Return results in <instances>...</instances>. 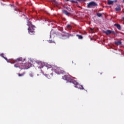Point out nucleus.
Segmentation results:
<instances>
[{"mask_svg":"<svg viewBox=\"0 0 124 124\" xmlns=\"http://www.w3.org/2000/svg\"><path fill=\"white\" fill-rule=\"evenodd\" d=\"M81 1H87V0H81Z\"/></svg>","mask_w":124,"mask_h":124,"instance_id":"obj_29","label":"nucleus"},{"mask_svg":"<svg viewBox=\"0 0 124 124\" xmlns=\"http://www.w3.org/2000/svg\"><path fill=\"white\" fill-rule=\"evenodd\" d=\"M24 61H25V59H23L22 57H19L16 59L15 62H24Z\"/></svg>","mask_w":124,"mask_h":124,"instance_id":"obj_7","label":"nucleus"},{"mask_svg":"<svg viewBox=\"0 0 124 124\" xmlns=\"http://www.w3.org/2000/svg\"><path fill=\"white\" fill-rule=\"evenodd\" d=\"M52 2L54 5H55V6H59L60 5V3L59 2L56 1L55 0H52Z\"/></svg>","mask_w":124,"mask_h":124,"instance_id":"obj_6","label":"nucleus"},{"mask_svg":"<svg viewBox=\"0 0 124 124\" xmlns=\"http://www.w3.org/2000/svg\"><path fill=\"white\" fill-rule=\"evenodd\" d=\"M27 26H29V28H31V27H33L34 26L31 24V22L28 21L27 23Z\"/></svg>","mask_w":124,"mask_h":124,"instance_id":"obj_15","label":"nucleus"},{"mask_svg":"<svg viewBox=\"0 0 124 124\" xmlns=\"http://www.w3.org/2000/svg\"><path fill=\"white\" fill-rule=\"evenodd\" d=\"M0 56L2 57V58H3V59H4V60H5L8 62H9V61H8V59H7L6 57H4V54H3V53H1V54H0Z\"/></svg>","mask_w":124,"mask_h":124,"instance_id":"obj_10","label":"nucleus"},{"mask_svg":"<svg viewBox=\"0 0 124 124\" xmlns=\"http://www.w3.org/2000/svg\"><path fill=\"white\" fill-rule=\"evenodd\" d=\"M34 29H35V26H31V27H29L28 31L30 34H34Z\"/></svg>","mask_w":124,"mask_h":124,"instance_id":"obj_3","label":"nucleus"},{"mask_svg":"<svg viewBox=\"0 0 124 124\" xmlns=\"http://www.w3.org/2000/svg\"><path fill=\"white\" fill-rule=\"evenodd\" d=\"M69 0H67V1H68Z\"/></svg>","mask_w":124,"mask_h":124,"instance_id":"obj_37","label":"nucleus"},{"mask_svg":"<svg viewBox=\"0 0 124 124\" xmlns=\"http://www.w3.org/2000/svg\"><path fill=\"white\" fill-rule=\"evenodd\" d=\"M30 77H33V74H32V73H31V74H30Z\"/></svg>","mask_w":124,"mask_h":124,"instance_id":"obj_26","label":"nucleus"},{"mask_svg":"<svg viewBox=\"0 0 124 124\" xmlns=\"http://www.w3.org/2000/svg\"><path fill=\"white\" fill-rule=\"evenodd\" d=\"M123 2H124V0H123Z\"/></svg>","mask_w":124,"mask_h":124,"instance_id":"obj_35","label":"nucleus"},{"mask_svg":"<svg viewBox=\"0 0 124 124\" xmlns=\"http://www.w3.org/2000/svg\"><path fill=\"white\" fill-rule=\"evenodd\" d=\"M67 28L69 29V30H70V29H71V25H67Z\"/></svg>","mask_w":124,"mask_h":124,"instance_id":"obj_23","label":"nucleus"},{"mask_svg":"<svg viewBox=\"0 0 124 124\" xmlns=\"http://www.w3.org/2000/svg\"><path fill=\"white\" fill-rule=\"evenodd\" d=\"M62 78L63 79V80H66V81H67L70 83H73V84L75 86H78V85H79V83H78V82L72 79V77H71V76L65 75L62 77Z\"/></svg>","mask_w":124,"mask_h":124,"instance_id":"obj_1","label":"nucleus"},{"mask_svg":"<svg viewBox=\"0 0 124 124\" xmlns=\"http://www.w3.org/2000/svg\"><path fill=\"white\" fill-rule=\"evenodd\" d=\"M66 9L68 10V11H71V9L69 7H66Z\"/></svg>","mask_w":124,"mask_h":124,"instance_id":"obj_24","label":"nucleus"},{"mask_svg":"<svg viewBox=\"0 0 124 124\" xmlns=\"http://www.w3.org/2000/svg\"><path fill=\"white\" fill-rule=\"evenodd\" d=\"M51 0H49V1H51Z\"/></svg>","mask_w":124,"mask_h":124,"instance_id":"obj_34","label":"nucleus"},{"mask_svg":"<svg viewBox=\"0 0 124 124\" xmlns=\"http://www.w3.org/2000/svg\"><path fill=\"white\" fill-rule=\"evenodd\" d=\"M95 6H97V3L94 1H91L87 4V8H93Z\"/></svg>","mask_w":124,"mask_h":124,"instance_id":"obj_2","label":"nucleus"},{"mask_svg":"<svg viewBox=\"0 0 124 124\" xmlns=\"http://www.w3.org/2000/svg\"><path fill=\"white\" fill-rule=\"evenodd\" d=\"M75 3H78V2H77V1H75Z\"/></svg>","mask_w":124,"mask_h":124,"instance_id":"obj_30","label":"nucleus"},{"mask_svg":"<svg viewBox=\"0 0 124 124\" xmlns=\"http://www.w3.org/2000/svg\"><path fill=\"white\" fill-rule=\"evenodd\" d=\"M24 75H25V73H23L22 74H18L19 77L24 76Z\"/></svg>","mask_w":124,"mask_h":124,"instance_id":"obj_21","label":"nucleus"},{"mask_svg":"<svg viewBox=\"0 0 124 124\" xmlns=\"http://www.w3.org/2000/svg\"><path fill=\"white\" fill-rule=\"evenodd\" d=\"M77 36L78 37V39H83V36L81 35H77Z\"/></svg>","mask_w":124,"mask_h":124,"instance_id":"obj_18","label":"nucleus"},{"mask_svg":"<svg viewBox=\"0 0 124 124\" xmlns=\"http://www.w3.org/2000/svg\"><path fill=\"white\" fill-rule=\"evenodd\" d=\"M21 63H17L15 64V67L19 68L20 69H25V67L20 65Z\"/></svg>","mask_w":124,"mask_h":124,"instance_id":"obj_4","label":"nucleus"},{"mask_svg":"<svg viewBox=\"0 0 124 124\" xmlns=\"http://www.w3.org/2000/svg\"><path fill=\"white\" fill-rule=\"evenodd\" d=\"M114 26L117 27L118 30H121V25L120 24H115Z\"/></svg>","mask_w":124,"mask_h":124,"instance_id":"obj_12","label":"nucleus"},{"mask_svg":"<svg viewBox=\"0 0 124 124\" xmlns=\"http://www.w3.org/2000/svg\"><path fill=\"white\" fill-rule=\"evenodd\" d=\"M36 63L39 64V65H41V67L42 68L43 67V66L42 65V62L37 61Z\"/></svg>","mask_w":124,"mask_h":124,"instance_id":"obj_16","label":"nucleus"},{"mask_svg":"<svg viewBox=\"0 0 124 124\" xmlns=\"http://www.w3.org/2000/svg\"><path fill=\"white\" fill-rule=\"evenodd\" d=\"M77 1H79V2H82V0H77Z\"/></svg>","mask_w":124,"mask_h":124,"instance_id":"obj_28","label":"nucleus"},{"mask_svg":"<svg viewBox=\"0 0 124 124\" xmlns=\"http://www.w3.org/2000/svg\"><path fill=\"white\" fill-rule=\"evenodd\" d=\"M115 2H117V0H115Z\"/></svg>","mask_w":124,"mask_h":124,"instance_id":"obj_32","label":"nucleus"},{"mask_svg":"<svg viewBox=\"0 0 124 124\" xmlns=\"http://www.w3.org/2000/svg\"><path fill=\"white\" fill-rule=\"evenodd\" d=\"M123 20H124V17L123 18Z\"/></svg>","mask_w":124,"mask_h":124,"instance_id":"obj_33","label":"nucleus"},{"mask_svg":"<svg viewBox=\"0 0 124 124\" xmlns=\"http://www.w3.org/2000/svg\"><path fill=\"white\" fill-rule=\"evenodd\" d=\"M69 1H70V2H72V3H75V1L73 0H69Z\"/></svg>","mask_w":124,"mask_h":124,"instance_id":"obj_25","label":"nucleus"},{"mask_svg":"<svg viewBox=\"0 0 124 124\" xmlns=\"http://www.w3.org/2000/svg\"><path fill=\"white\" fill-rule=\"evenodd\" d=\"M20 64V66H23L24 67V63H21Z\"/></svg>","mask_w":124,"mask_h":124,"instance_id":"obj_27","label":"nucleus"},{"mask_svg":"<svg viewBox=\"0 0 124 124\" xmlns=\"http://www.w3.org/2000/svg\"><path fill=\"white\" fill-rule=\"evenodd\" d=\"M115 10H116V11H120V10H121V7H117V8H115Z\"/></svg>","mask_w":124,"mask_h":124,"instance_id":"obj_19","label":"nucleus"},{"mask_svg":"<svg viewBox=\"0 0 124 124\" xmlns=\"http://www.w3.org/2000/svg\"><path fill=\"white\" fill-rule=\"evenodd\" d=\"M65 36L68 38H69L70 36H73V35L70 34L69 33H65Z\"/></svg>","mask_w":124,"mask_h":124,"instance_id":"obj_13","label":"nucleus"},{"mask_svg":"<svg viewBox=\"0 0 124 124\" xmlns=\"http://www.w3.org/2000/svg\"><path fill=\"white\" fill-rule=\"evenodd\" d=\"M115 45H117V46L122 45V42L121 41H115Z\"/></svg>","mask_w":124,"mask_h":124,"instance_id":"obj_11","label":"nucleus"},{"mask_svg":"<svg viewBox=\"0 0 124 124\" xmlns=\"http://www.w3.org/2000/svg\"><path fill=\"white\" fill-rule=\"evenodd\" d=\"M56 70L57 71V73H58V74H60V73L62 72L60 68H56Z\"/></svg>","mask_w":124,"mask_h":124,"instance_id":"obj_17","label":"nucleus"},{"mask_svg":"<svg viewBox=\"0 0 124 124\" xmlns=\"http://www.w3.org/2000/svg\"><path fill=\"white\" fill-rule=\"evenodd\" d=\"M97 16L98 17H101L102 16V14H100L99 13H97Z\"/></svg>","mask_w":124,"mask_h":124,"instance_id":"obj_20","label":"nucleus"},{"mask_svg":"<svg viewBox=\"0 0 124 124\" xmlns=\"http://www.w3.org/2000/svg\"><path fill=\"white\" fill-rule=\"evenodd\" d=\"M78 7H79V8H81V6H78Z\"/></svg>","mask_w":124,"mask_h":124,"instance_id":"obj_31","label":"nucleus"},{"mask_svg":"<svg viewBox=\"0 0 124 124\" xmlns=\"http://www.w3.org/2000/svg\"><path fill=\"white\" fill-rule=\"evenodd\" d=\"M75 88H78V89H80V90H85L82 85L78 84V86H75Z\"/></svg>","mask_w":124,"mask_h":124,"instance_id":"obj_8","label":"nucleus"},{"mask_svg":"<svg viewBox=\"0 0 124 124\" xmlns=\"http://www.w3.org/2000/svg\"><path fill=\"white\" fill-rule=\"evenodd\" d=\"M103 32L104 33H106V34H107V35H108V34H111V33H112V32H113V33H115L114 31H112L110 30H107L106 31H103Z\"/></svg>","mask_w":124,"mask_h":124,"instance_id":"obj_5","label":"nucleus"},{"mask_svg":"<svg viewBox=\"0 0 124 124\" xmlns=\"http://www.w3.org/2000/svg\"><path fill=\"white\" fill-rule=\"evenodd\" d=\"M62 13H63L64 14H65V15H70V13H68V12H67V11L65 10H63L62 11Z\"/></svg>","mask_w":124,"mask_h":124,"instance_id":"obj_9","label":"nucleus"},{"mask_svg":"<svg viewBox=\"0 0 124 124\" xmlns=\"http://www.w3.org/2000/svg\"><path fill=\"white\" fill-rule=\"evenodd\" d=\"M91 31H93V29H91Z\"/></svg>","mask_w":124,"mask_h":124,"instance_id":"obj_36","label":"nucleus"},{"mask_svg":"<svg viewBox=\"0 0 124 124\" xmlns=\"http://www.w3.org/2000/svg\"><path fill=\"white\" fill-rule=\"evenodd\" d=\"M114 3V1L111 0H108V4H109V5H111Z\"/></svg>","mask_w":124,"mask_h":124,"instance_id":"obj_14","label":"nucleus"},{"mask_svg":"<svg viewBox=\"0 0 124 124\" xmlns=\"http://www.w3.org/2000/svg\"><path fill=\"white\" fill-rule=\"evenodd\" d=\"M48 42L49 43H55V42H54V41H52V40H48Z\"/></svg>","mask_w":124,"mask_h":124,"instance_id":"obj_22","label":"nucleus"}]
</instances>
